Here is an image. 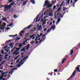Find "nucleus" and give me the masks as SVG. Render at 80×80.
Instances as JSON below:
<instances>
[{
	"label": "nucleus",
	"instance_id": "1",
	"mask_svg": "<svg viewBox=\"0 0 80 80\" xmlns=\"http://www.w3.org/2000/svg\"><path fill=\"white\" fill-rule=\"evenodd\" d=\"M48 0H46L45 1L44 4L43 6V7H46V5L47 8H50V7H52L53 5V4H50V2H48Z\"/></svg>",
	"mask_w": 80,
	"mask_h": 80
},
{
	"label": "nucleus",
	"instance_id": "2",
	"mask_svg": "<svg viewBox=\"0 0 80 80\" xmlns=\"http://www.w3.org/2000/svg\"><path fill=\"white\" fill-rule=\"evenodd\" d=\"M80 65H78L77 66V67H76L75 68L76 70L74 71L72 73V74L71 76H70L71 78L73 76V77H75V72H77H77H80Z\"/></svg>",
	"mask_w": 80,
	"mask_h": 80
},
{
	"label": "nucleus",
	"instance_id": "3",
	"mask_svg": "<svg viewBox=\"0 0 80 80\" xmlns=\"http://www.w3.org/2000/svg\"><path fill=\"white\" fill-rule=\"evenodd\" d=\"M17 68H14L13 69H11V71L9 72V73H8L9 74H10V73H11V75H12V73H13V71H13V70H14L15 69L17 70Z\"/></svg>",
	"mask_w": 80,
	"mask_h": 80
},
{
	"label": "nucleus",
	"instance_id": "4",
	"mask_svg": "<svg viewBox=\"0 0 80 80\" xmlns=\"http://www.w3.org/2000/svg\"><path fill=\"white\" fill-rule=\"evenodd\" d=\"M43 20V18H42V19L41 20V22H42V23L43 24V25H42V26L43 25H45V24H46V21H45Z\"/></svg>",
	"mask_w": 80,
	"mask_h": 80
},
{
	"label": "nucleus",
	"instance_id": "5",
	"mask_svg": "<svg viewBox=\"0 0 80 80\" xmlns=\"http://www.w3.org/2000/svg\"><path fill=\"white\" fill-rule=\"evenodd\" d=\"M32 26H33V25L30 24V25H29L27 27L23 29V30H25V29H26L27 28H28V29H29L30 28L32 27Z\"/></svg>",
	"mask_w": 80,
	"mask_h": 80
},
{
	"label": "nucleus",
	"instance_id": "6",
	"mask_svg": "<svg viewBox=\"0 0 80 80\" xmlns=\"http://www.w3.org/2000/svg\"><path fill=\"white\" fill-rule=\"evenodd\" d=\"M30 45L29 44H28L25 47V48H26V50H28V48L30 47Z\"/></svg>",
	"mask_w": 80,
	"mask_h": 80
},
{
	"label": "nucleus",
	"instance_id": "7",
	"mask_svg": "<svg viewBox=\"0 0 80 80\" xmlns=\"http://www.w3.org/2000/svg\"><path fill=\"white\" fill-rule=\"evenodd\" d=\"M60 20H61V18H58L57 21H56V25H57L60 22Z\"/></svg>",
	"mask_w": 80,
	"mask_h": 80
},
{
	"label": "nucleus",
	"instance_id": "8",
	"mask_svg": "<svg viewBox=\"0 0 80 80\" xmlns=\"http://www.w3.org/2000/svg\"><path fill=\"white\" fill-rule=\"evenodd\" d=\"M73 50H74V49H73V48H72V49L70 50L71 55H70V56H71L73 54Z\"/></svg>",
	"mask_w": 80,
	"mask_h": 80
},
{
	"label": "nucleus",
	"instance_id": "9",
	"mask_svg": "<svg viewBox=\"0 0 80 80\" xmlns=\"http://www.w3.org/2000/svg\"><path fill=\"white\" fill-rule=\"evenodd\" d=\"M45 39H46V37H45L44 38H43L42 39H41L40 41H39V42L40 43H41V42H42V41L43 42H44V40Z\"/></svg>",
	"mask_w": 80,
	"mask_h": 80
},
{
	"label": "nucleus",
	"instance_id": "10",
	"mask_svg": "<svg viewBox=\"0 0 80 80\" xmlns=\"http://www.w3.org/2000/svg\"><path fill=\"white\" fill-rule=\"evenodd\" d=\"M45 39H46V37H45L44 38H43L42 39H41L40 41H39V42L40 43H41V42H42V41L43 42H44V40Z\"/></svg>",
	"mask_w": 80,
	"mask_h": 80
},
{
	"label": "nucleus",
	"instance_id": "11",
	"mask_svg": "<svg viewBox=\"0 0 80 80\" xmlns=\"http://www.w3.org/2000/svg\"><path fill=\"white\" fill-rule=\"evenodd\" d=\"M67 60V58H66L65 59H63L62 61V64H63L64 63V62H65V61Z\"/></svg>",
	"mask_w": 80,
	"mask_h": 80
},
{
	"label": "nucleus",
	"instance_id": "12",
	"mask_svg": "<svg viewBox=\"0 0 80 80\" xmlns=\"http://www.w3.org/2000/svg\"><path fill=\"white\" fill-rule=\"evenodd\" d=\"M38 17H39V15H38L36 16V22H37V21H38Z\"/></svg>",
	"mask_w": 80,
	"mask_h": 80
},
{
	"label": "nucleus",
	"instance_id": "13",
	"mask_svg": "<svg viewBox=\"0 0 80 80\" xmlns=\"http://www.w3.org/2000/svg\"><path fill=\"white\" fill-rule=\"evenodd\" d=\"M60 16H59L58 18H63V17L64 15L63 14V15H62V14H59Z\"/></svg>",
	"mask_w": 80,
	"mask_h": 80
},
{
	"label": "nucleus",
	"instance_id": "14",
	"mask_svg": "<svg viewBox=\"0 0 80 80\" xmlns=\"http://www.w3.org/2000/svg\"><path fill=\"white\" fill-rule=\"evenodd\" d=\"M55 25L54 26H51V29H53V30H54L55 28Z\"/></svg>",
	"mask_w": 80,
	"mask_h": 80
},
{
	"label": "nucleus",
	"instance_id": "15",
	"mask_svg": "<svg viewBox=\"0 0 80 80\" xmlns=\"http://www.w3.org/2000/svg\"><path fill=\"white\" fill-rule=\"evenodd\" d=\"M3 76H4V74L3 73H1V76L0 77V78H3Z\"/></svg>",
	"mask_w": 80,
	"mask_h": 80
},
{
	"label": "nucleus",
	"instance_id": "16",
	"mask_svg": "<svg viewBox=\"0 0 80 80\" xmlns=\"http://www.w3.org/2000/svg\"><path fill=\"white\" fill-rule=\"evenodd\" d=\"M18 47H19V48H22V43H20L19 44Z\"/></svg>",
	"mask_w": 80,
	"mask_h": 80
},
{
	"label": "nucleus",
	"instance_id": "17",
	"mask_svg": "<svg viewBox=\"0 0 80 80\" xmlns=\"http://www.w3.org/2000/svg\"><path fill=\"white\" fill-rule=\"evenodd\" d=\"M31 2L33 4H35V2L34 0H31Z\"/></svg>",
	"mask_w": 80,
	"mask_h": 80
},
{
	"label": "nucleus",
	"instance_id": "18",
	"mask_svg": "<svg viewBox=\"0 0 80 80\" xmlns=\"http://www.w3.org/2000/svg\"><path fill=\"white\" fill-rule=\"evenodd\" d=\"M7 6L8 8H12V6L10 4L9 5H7Z\"/></svg>",
	"mask_w": 80,
	"mask_h": 80
},
{
	"label": "nucleus",
	"instance_id": "19",
	"mask_svg": "<svg viewBox=\"0 0 80 80\" xmlns=\"http://www.w3.org/2000/svg\"><path fill=\"white\" fill-rule=\"evenodd\" d=\"M2 19L3 20H4L5 21H7V18H2Z\"/></svg>",
	"mask_w": 80,
	"mask_h": 80
},
{
	"label": "nucleus",
	"instance_id": "20",
	"mask_svg": "<svg viewBox=\"0 0 80 80\" xmlns=\"http://www.w3.org/2000/svg\"><path fill=\"white\" fill-rule=\"evenodd\" d=\"M25 48H22V49L21 50V52H24V51H25Z\"/></svg>",
	"mask_w": 80,
	"mask_h": 80
},
{
	"label": "nucleus",
	"instance_id": "21",
	"mask_svg": "<svg viewBox=\"0 0 80 80\" xmlns=\"http://www.w3.org/2000/svg\"><path fill=\"white\" fill-rule=\"evenodd\" d=\"M42 28V26L41 25H40L39 26V27L38 28V30H40V29H41Z\"/></svg>",
	"mask_w": 80,
	"mask_h": 80
},
{
	"label": "nucleus",
	"instance_id": "22",
	"mask_svg": "<svg viewBox=\"0 0 80 80\" xmlns=\"http://www.w3.org/2000/svg\"><path fill=\"white\" fill-rule=\"evenodd\" d=\"M67 10V8H65V7H63L62 8V10L63 11H65V10Z\"/></svg>",
	"mask_w": 80,
	"mask_h": 80
},
{
	"label": "nucleus",
	"instance_id": "23",
	"mask_svg": "<svg viewBox=\"0 0 80 80\" xmlns=\"http://www.w3.org/2000/svg\"><path fill=\"white\" fill-rule=\"evenodd\" d=\"M35 42V41L33 40H32V41H31V42H30V43L31 44H33V43H34Z\"/></svg>",
	"mask_w": 80,
	"mask_h": 80
},
{
	"label": "nucleus",
	"instance_id": "24",
	"mask_svg": "<svg viewBox=\"0 0 80 80\" xmlns=\"http://www.w3.org/2000/svg\"><path fill=\"white\" fill-rule=\"evenodd\" d=\"M20 48H16V51H18H18L20 50Z\"/></svg>",
	"mask_w": 80,
	"mask_h": 80
},
{
	"label": "nucleus",
	"instance_id": "25",
	"mask_svg": "<svg viewBox=\"0 0 80 80\" xmlns=\"http://www.w3.org/2000/svg\"><path fill=\"white\" fill-rule=\"evenodd\" d=\"M16 48V47L15 46L12 50L11 52H12L14 50H15Z\"/></svg>",
	"mask_w": 80,
	"mask_h": 80
},
{
	"label": "nucleus",
	"instance_id": "26",
	"mask_svg": "<svg viewBox=\"0 0 80 80\" xmlns=\"http://www.w3.org/2000/svg\"><path fill=\"white\" fill-rule=\"evenodd\" d=\"M35 36V34H32L31 36H30L29 37L31 38H33V36Z\"/></svg>",
	"mask_w": 80,
	"mask_h": 80
},
{
	"label": "nucleus",
	"instance_id": "27",
	"mask_svg": "<svg viewBox=\"0 0 80 80\" xmlns=\"http://www.w3.org/2000/svg\"><path fill=\"white\" fill-rule=\"evenodd\" d=\"M4 7V8H5V10H7V9L8 8V7H7V5H5Z\"/></svg>",
	"mask_w": 80,
	"mask_h": 80
},
{
	"label": "nucleus",
	"instance_id": "28",
	"mask_svg": "<svg viewBox=\"0 0 80 80\" xmlns=\"http://www.w3.org/2000/svg\"><path fill=\"white\" fill-rule=\"evenodd\" d=\"M13 0H8V3H12V2H13Z\"/></svg>",
	"mask_w": 80,
	"mask_h": 80
},
{
	"label": "nucleus",
	"instance_id": "29",
	"mask_svg": "<svg viewBox=\"0 0 80 80\" xmlns=\"http://www.w3.org/2000/svg\"><path fill=\"white\" fill-rule=\"evenodd\" d=\"M5 28L3 27H0V29L1 30H4V29H5Z\"/></svg>",
	"mask_w": 80,
	"mask_h": 80
},
{
	"label": "nucleus",
	"instance_id": "30",
	"mask_svg": "<svg viewBox=\"0 0 80 80\" xmlns=\"http://www.w3.org/2000/svg\"><path fill=\"white\" fill-rule=\"evenodd\" d=\"M50 30H51V29H50V28H49L47 31V33H49V32H50Z\"/></svg>",
	"mask_w": 80,
	"mask_h": 80
},
{
	"label": "nucleus",
	"instance_id": "31",
	"mask_svg": "<svg viewBox=\"0 0 80 80\" xmlns=\"http://www.w3.org/2000/svg\"><path fill=\"white\" fill-rule=\"evenodd\" d=\"M29 36V33H27L26 34V37H27Z\"/></svg>",
	"mask_w": 80,
	"mask_h": 80
},
{
	"label": "nucleus",
	"instance_id": "32",
	"mask_svg": "<svg viewBox=\"0 0 80 80\" xmlns=\"http://www.w3.org/2000/svg\"><path fill=\"white\" fill-rule=\"evenodd\" d=\"M29 39H27L25 41H24L23 42L24 43H26V42H27V41H28V40H29Z\"/></svg>",
	"mask_w": 80,
	"mask_h": 80
},
{
	"label": "nucleus",
	"instance_id": "33",
	"mask_svg": "<svg viewBox=\"0 0 80 80\" xmlns=\"http://www.w3.org/2000/svg\"><path fill=\"white\" fill-rule=\"evenodd\" d=\"M28 58V57L27 56V57H25L23 59V60H25L26 59V58Z\"/></svg>",
	"mask_w": 80,
	"mask_h": 80
},
{
	"label": "nucleus",
	"instance_id": "34",
	"mask_svg": "<svg viewBox=\"0 0 80 80\" xmlns=\"http://www.w3.org/2000/svg\"><path fill=\"white\" fill-rule=\"evenodd\" d=\"M21 66V64L20 63L18 64V65H17V67H18V68L20 67Z\"/></svg>",
	"mask_w": 80,
	"mask_h": 80
},
{
	"label": "nucleus",
	"instance_id": "35",
	"mask_svg": "<svg viewBox=\"0 0 80 80\" xmlns=\"http://www.w3.org/2000/svg\"><path fill=\"white\" fill-rule=\"evenodd\" d=\"M6 80V78H0V80Z\"/></svg>",
	"mask_w": 80,
	"mask_h": 80
},
{
	"label": "nucleus",
	"instance_id": "36",
	"mask_svg": "<svg viewBox=\"0 0 80 80\" xmlns=\"http://www.w3.org/2000/svg\"><path fill=\"white\" fill-rule=\"evenodd\" d=\"M55 8H56V6L54 5L53 6V9H52L53 10V9H55Z\"/></svg>",
	"mask_w": 80,
	"mask_h": 80
},
{
	"label": "nucleus",
	"instance_id": "37",
	"mask_svg": "<svg viewBox=\"0 0 80 80\" xmlns=\"http://www.w3.org/2000/svg\"><path fill=\"white\" fill-rule=\"evenodd\" d=\"M18 52V51H16L14 52V53L12 54V55H15V53H17V52Z\"/></svg>",
	"mask_w": 80,
	"mask_h": 80
},
{
	"label": "nucleus",
	"instance_id": "38",
	"mask_svg": "<svg viewBox=\"0 0 80 80\" xmlns=\"http://www.w3.org/2000/svg\"><path fill=\"white\" fill-rule=\"evenodd\" d=\"M20 39V38L19 37L18 38V39H16L15 41H17V40H19Z\"/></svg>",
	"mask_w": 80,
	"mask_h": 80
},
{
	"label": "nucleus",
	"instance_id": "39",
	"mask_svg": "<svg viewBox=\"0 0 80 80\" xmlns=\"http://www.w3.org/2000/svg\"><path fill=\"white\" fill-rule=\"evenodd\" d=\"M13 17L14 18H17L18 17L17 15H13Z\"/></svg>",
	"mask_w": 80,
	"mask_h": 80
},
{
	"label": "nucleus",
	"instance_id": "40",
	"mask_svg": "<svg viewBox=\"0 0 80 80\" xmlns=\"http://www.w3.org/2000/svg\"><path fill=\"white\" fill-rule=\"evenodd\" d=\"M1 52H2V54H3V55H4V54L3 53H4V51H3V50H2L1 51Z\"/></svg>",
	"mask_w": 80,
	"mask_h": 80
},
{
	"label": "nucleus",
	"instance_id": "41",
	"mask_svg": "<svg viewBox=\"0 0 80 80\" xmlns=\"http://www.w3.org/2000/svg\"><path fill=\"white\" fill-rule=\"evenodd\" d=\"M14 3H15V2H12V3H10V4L11 5H13Z\"/></svg>",
	"mask_w": 80,
	"mask_h": 80
},
{
	"label": "nucleus",
	"instance_id": "42",
	"mask_svg": "<svg viewBox=\"0 0 80 80\" xmlns=\"http://www.w3.org/2000/svg\"><path fill=\"white\" fill-rule=\"evenodd\" d=\"M5 62H6V61H3L1 63V64H3V63H5Z\"/></svg>",
	"mask_w": 80,
	"mask_h": 80
},
{
	"label": "nucleus",
	"instance_id": "43",
	"mask_svg": "<svg viewBox=\"0 0 80 80\" xmlns=\"http://www.w3.org/2000/svg\"><path fill=\"white\" fill-rule=\"evenodd\" d=\"M23 61H24V60L23 59H22V61L19 62V63H22V62H23Z\"/></svg>",
	"mask_w": 80,
	"mask_h": 80
},
{
	"label": "nucleus",
	"instance_id": "44",
	"mask_svg": "<svg viewBox=\"0 0 80 80\" xmlns=\"http://www.w3.org/2000/svg\"><path fill=\"white\" fill-rule=\"evenodd\" d=\"M54 72H57V69H56L54 70Z\"/></svg>",
	"mask_w": 80,
	"mask_h": 80
},
{
	"label": "nucleus",
	"instance_id": "45",
	"mask_svg": "<svg viewBox=\"0 0 80 80\" xmlns=\"http://www.w3.org/2000/svg\"><path fill=\"white\" fill-rule=\"evenodd\" d=\"M13 43H10V44L9 45L10 46V47H11V46H12V45H13Z\"/></svg>",
	"mask_w": 80,
	"mask_h": 80
},
{
	"label": "nucleus",
	"instance_id": "46",
	"mask_svg": "<svg viewBox=\"0 0 80 80\" xmlns=\"http://www.w3.org/2000/svg\"><path fill=\"white\" fill-rule=\"evenodd\" d=\"M72 77H73V76H72V77H70V78H69L67 80H70V78H72Z\"/></svg>",
	"mask_w": 80,
	"mask_h": 80
},
{
	"label": "nucleus",
	"instance_id": "47",
	"mask_svg": "<svg viewBox=\"0 0 80 80\" xmlns=\"http://www.w3.org/2000/svg\"><path fill=\"white\" fill-rule=\"evenodd\" d=\"M2 24L4 26H6V23H5V22H3Z\"/></svg>",
	"mask_w": 80,
	"mask_h": 80
},
{
	"label": "nucleus",
	"instance_id": "48",
	"mask_svg": "<svg viewBox=\"0 0 80 80\" xmlns=\"http://www.w3.org/2000/svg\"><path fill=\"white\" fill-rule=\"evenodd\" d=\"M52 13L51 12L49 14V16H52Z\"/></svg>",
	"mask_w": 80,
	"mask_h": 80
},
{
	"label": "nucleus",
	"instance_id": "49",
	"mask_svg": "<svg viewBox=\"0 0 80 80\" xmlns=\"http://www.w3.org/2000/svg\"><path fill=\"white\" fill-rule=\"evenodd\" d=\"M10 28L9 27H7L6 28V30H10Z\"/></svg>",
	"mask_w": 80,
	"mask_h": 80
},
{
	"label": "nucleus",
	"instance_id": "50",
	"mask_svg": "<svg viewBox=\"0 0 80 80\" xmlns=\"http://www.w3.org/2000/svg\"><path fill=\"white\" fill-rule=\"evenodd\" d=\"M46 35L45 34H44L42 36V38H43L44 37H46Z\"/></svg>",
	"mask_w": 80,
	"mask_h": 80
},
{
	"label": "nucleus",
	"instance_id": "51",
	"mask_svg": "<svg viewBox=\"0 0 80 80\" xmlns=\"http://www.w3.org/2000/svg\"><path fill=\"white\" fill-rule=\"evenodd\" d=\"M26 5V3L25 2H23V4H22V6H23V5Z\"/></svg>",
	"mask_w": 80,
	"mask_h": 80
},
{
	"label": "nucleus",
	"instance_id": "52",
	"mask_svg": "<svg viewBox=\"0 0 80 80\" xmlns=\"http://www.w3.org/2000/svg\"><path fill=\"white\" fill-rule=\"evenodd\" d=\"M21 32L22 33H24V32H25V31H23V30H22V31H21Z\"/></svg>",
	"mask_w": 80,
	"mask_h": 80
},
{
	"label": "nucleus",
	"instance_id": "53",
	"mask_svg": "<svg viewBox=\"0 0 80 80\" xmlns=\"http://www.w3.org/2000/svg\"><path fill=\"white\" fill-rule=\"evenodd\" d=\"M70 0H68L67 3L68 4H69V3H70Z\"/></svg>",
	"mask_w": 80,
	"mask_h": 80
},
{
	"label": "nucleus",
	"instance_id": "54",
	"mask_svg": "<svg viewBox=\"0 0 80 80\" xmlns=\"http://www.w3.org/2000/svg\"><path fill=\"white\" fill-rule=\"evenodd\" d=\"M75 2H74L72 4L73 7H75Z\"/></svg>",
	"mask_w": 80,
	"mask_h": 80
},
{
	"label": "nucleus",
	"instance_id": "55",
	"mask_svg": "<svg viewBox=\"0 0 80 80\" xmlns=\"http://www.w3.org/2000/svg\"><path fill=\"white\" fill-rule=\"evenodd\" d=\"M60 12H58L57 13V16H58V15H60Z\"/></svg>",
	"mask_w": 80,
	"mask_h": 80
},
{
	"label": "nucleus",
	"instance_id": "56",
	"mask_svg": "<svg viewBox=\"0 0 80 80\" xmlns=\"http://www.w3.org/2000/svg\"><path fill=\"white\" fill-rule=\"evenodd\" d=\"M26 45V44L25 43V42H23V43L22 44V45Z\"/></svg>",
	"mask_w": 80,
	"mask_h": 80
},
{
	"label": "nucleus",
	"instance_id": "57",
	"mask_svg": "<svg viewBox=\"0 0 80 80\" xmlns=\"http://www.w3.org/2000/svg\"><path fill=\"white\" fill-rule=\"evenodd\" d=\"M61 9V8H59L58 9V12H60V11Z\"/></svg>",
	"mask_w": 80,
	"mask_h": 80
},
{
	"label": "nucleus",
	"instance_id": "58",
	"mask_svg": "<svg viewBox=\"0 0 80 80\" xmlns=\"http://www.w3.org/2000/svg\"><path fill=\"white\" fill-rule=\"evenodd\" d=\"M18 54H19V52H18L16 54H15V55H18Z\"/></svg>",
	"mask_w": 80,
	"mask_h": 80
},
{
	"label": "nucleus",
	"instance_id": "59",
	"mask_svg": "<svg viewBox=\"0 0 80 80\" xmlns=\"http://www.w3.org/2000/svg\"><path fill=\"white\" fill-rule=\"evenodd\" d=\"M47 28H45V29H44L43 31H44V32H45L47 30Z\"/></svg>",
	"mask_w": 80,
	"mask_h": 80
},
{
	"label": "nucleus",
	"instance_id": "60",
	"mask_svg": "<svg viewBox=\"0 0 80 80\" xmlns=\"http://www.w3.org/2000/svg\"><path fill=\"white\" fill-rule=\"evenodd\" d=\"M20 36H23V34H22V33L21 32L20 34Z\"/></svg>",
	"mask_w": 80,
	"mask_h": 80
},
{
	"label": "nucleus",
	"instance_id": "61",
	"mask_svg": "<svg viewBox=\"0 0 80 80\" xmlns=\"http://www.w3.org/2000/svg\"><path fill=\"white\" fill-rule=\"evenodd\" d=\"M8 55L6 54L4 56V57H8Z\"/></svg>",
	"mask_w": 80,
	"mask_h": 80
},
{
	"label": "nucleus",
	"instance_id": "62",
	"mask_svg": "<svg viewBox=\"0 0 80 80\" xmlns=\"http://www.w3.org/2000/svg\"><path fill=\"white\" fill-rule=\"evenodd\" d=\"M12 25H13V23H11L9 24V26H12Z\"/></svg>",
	"mask_w": 80,
	"mask_h": 80
},
{
	"label": "nucleus",
	"instance_id": "63",
	"mask_svg": "<svg viewBox=\"0 0 80 80\" xmlns=\"http://www.w3.org/2000/svg\"><path fill=\"white\" fill-rule=\"evenodd\" d=\"M63 5V3H62L60 5V7H61Z\"/></svg>",
	"mask_w": 80,
	"mask_h": 80
},
{
	"label": "nucleus",
	"instance_id": "64",
	"mask_svg": "<svg viewBox=\"0 0 80 80\" xmlns=\"http://www.w3.org/2000/svg\"><path fill=\"white\" fill-rule=\"evenodd\" d=\"M8 78H9V77H10V74L8 75Z\"/></svg>",
	"mask_w": 80,
	"mask_h": 80
}]
</instances>
